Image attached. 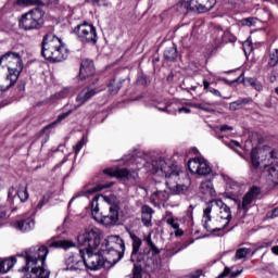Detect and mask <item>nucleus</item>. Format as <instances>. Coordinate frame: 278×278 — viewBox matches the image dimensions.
<instances>
[{"instance_id": "obj_18", "label": "nucleus", "mask_w": 278, "mask_h": 278, "mask_svg": "<svg viewBox=\"0 0 278 278\" xmlns=\"http://www.w3.org/2000/svg\"><path fill=\"white\" fill-rule=\"evenodd\" d=\"M192 12H199L205 14L216 5V0H190Z\"/></svg>"}, {"instance_id": "obj_37", "label": "nucleus", "mask_w": 278, "mask_h": 278, "mask_svg": "<svg viewBox=\"0 0 278 278\" xmlns=\"http://www.w3.org/2000/svg\"><path fill=\"white\" fill-rule=\"evenodd\" d=\"M73 89L64 88L63 90L54 94V99H66V97H73Z\"/></svg>"}, {"instance_id": "obj_55", "label": "nucleus", "mask_w": 278, "mask_h": 278, "mask_svg": "<svg viewBox=\"0 0 278 278\" xmlns=\"http://www.w3.org/2000/svg\"><path fill=\"white\" fill-rule=\"evenodd\" d=\"M47 205V199L42 198V200L37 204V210H42Z\"/></svg>"}, {"instance_id": "obj_4", "label": "nucleus", "mask_w": 278, "mask_h": 278, "mask_svg": "<svg viewBox=\"0 0 278 278\" xmlns=\"http://www.w3.org/2000/svg\"><path fill=\"white\" fill-rule=\"evenodd\" d=\"M41 55L49 62H64L68 58V49L58 36L48 34L42 39Z\"/></svg>"}, {"instance_id": "obj_5", "label": "nucleus", "mask_w": 278, "mask_h": 278, "mask_svg": "<svg viewBox=\"0 0 278 278\" xmlns=\"http://www.w3.org/2000/svg\"><path fill=\"white\" fill-rule=\"evenodd\" d=\"M212 214H217L218 219L223 220V226L231 223V208L223 202V200H211L205 204L203 208V218L212 220Z\"/></svg>"}, {"instance_id": "obj_54", "label": "nucleus", "mask_w": 278, "mask_h": 278, "mask_svg": "<svg viewBox=\"0 0 278 278\" xmlns=\"http://www.w3.org/2000/svg\"><path fill=\"white\" fill-rule=\"evenodd\" d=\"M159 112H166L167 114H175L176 111L168 110V106L157 108Z\"/></svg>"}, {"instance_id": "obj_59", "label": "nucleus", "mask_w": 278, "mask_h": 278, "mask_svg": "<svg viewBox=\"0 0 278 278\" xmlns=\"http://www.w3.org/2000/svg\"><path fill=\"white\" fill-rule=\"evenodd\" d=\"M178 112H179V114H181V112H185V114H190V109L182 106V108L178 109Z\"/></svg>"}, {"instance_id": "obj_29", "label": "nucleus", "mask_w": 278, "mask_h": 278, "mask_svg": "<svg viewBox=\"0 0 278 278\" xmlns=\"http://www.w3.org/2000/svg\"><path fill=\"white\" fill-rule=\"evenodd\" d=\"M242 81L243 84H245V86H252V88H254V90H256L257 92H262L264 90V86L262 85V83H260L255 78H242Z\"/></svg>"}, {"instance_id": "obj_22", "label": "nucleus", "mask_w": 278, "mask_h": 278, "mask_svg": "<svg viewBox=\"0 0 278 278\" xmlns=\"http://www.w3.org/2000/svg\"><path fill=\"white\" fill-rule=\"evenodd\" d=\"M94 62L92 60L85 59L80 64L79 77L80 79H88V77H92L94 75Z\"/></svg>"}, {"instance_id": "obj_40", "label": "nucleus", "mask_w": 278, "mask_h": 278, "mask_svg": "<svg viewBox=\"0 0 278 278\" xmlns=\"http://www.w3.org/2000/svg\"><path fill=\"white\" fill-rule=\"evenodd\" d=\"M147 244L150 247L149 253H152V255H160V249L153 243V240H151V237L147 239Z\"/></svg>"}, {"instance_id": "obj_27", "label": "nucleus", "mask_w": 278, "mask_h": 278, "mask_svg": "<svg viewBox=\"0 0 278 278\" xmlns=\"http://www.w3.org/2000/svg\"><path fill=\"white\" fill-rule=\"evenodd\" d=\"M229 35L228 31L223 30V28L217 27L214 28L213 33H212V38L213 40H215V45H223V42H227V39H225V37H227Z\"/></svg>"}, {"instance_id": "obj_60", "label": "nucleus", "mask_w": 278, "mask_h": 278, "mask_svg": "<svg viewBox=\"0 0 278 278\" xmlns=\"http://www.w3.org/2000/svg\"><path fill=\"white\" fill-rule=\"evenodd\" d=\"M175 236L178 238L184 236V230L179 229V227H178V229H175Z\"/></svg>"}, {"instance_id": "obj_24", "label": "nucleus", "mask_w": 278, "mask_h": 278, "mask_svg": "<svg viewBox=\"0 0 278 278\" xmlns=\"http://www.w3.org/2000/svg\"><path fill=\"white\" fill-rule=\"evenodd\" d=\"M174 12H177L178 14H188L189 12H192V4L190 0H181L178 3L174 5Z\"/></svg>"}, {"instance_id": "obj_58", "label": "nucleus", "mask_w": 278, "mask_h": 278, "mask_svg": "<svg viewBox=\"0 0 278 278\" xmlns=\"http://www.w3.org/2000/svg\"><path fill=\"white\" fill-rule=\"evenodd\" d=\"M243 25H248V27H251V25H253V18L249 17L243 20Z\"/></svg>"}, {"instance_id": "obj_38", "label": "nucleus", "mask_w": 278, "mask_h": 278, "mask_svg": "<svg viewBox=\"0 0 278 278\" xmlns=\"http://www.w3.org/2000/svg\"><path fill=\"white\" fill-rule=\"evenodd\" d=\"M260 194H262V189H260L258 187H252L247 193L245 195H248L250 199H252L253 201L257 199V197H260Z\"/></svg>"}, {"instance_id": "obj_19", "label": "nucleus", "mask_w": 278, "mask_h": 278, "mask_svg": "<svg viewBox=\"0 0 278 278\" xmlns=\"http://www.w3.org/2000/svg\"><path fill=\"white\" fill-rule=\"evenodd\" d=\"M20 199L21 203H25L29 199V192L27 191V187L20 186L18 190L11 187L8 192V201L9 203L14 204V197Z\"/></svg>"}, {"instance_id": "obj_64", "label": "nucleus", "mask_w": 278, "mask_h": 278, "mask_svg": "<svg viewBox=\"0 0 278 278\" xmlns=\"http://www.w3.org/2000/svg\"><path fill=\"white\" fill-rule=\"evenodd\" d=\"M5 218V212H0V220H3Z\"/></svg>"}, {"instance_id": "obj_51", "label": "nucleus", "mask_w": 278, "mask_h": 278, "mask_svg": "<svg viewBox=\"0 0 278 278\" xmlns=\"http://www.w3.org/2000/svg\"><path fill=\"white\" fill-rule=\"evenodd\" d=\"M208 92H211V94H214V97H223L218 89L210 88Z\"/></svg>"}, {"instance_id": "obj_28", "label": "nucleus", "mask_w": 278, "mask_h": 278, "mask_svg": "<svg viewBox=\"0 0 278 278\" xmlns=\"http://www.w3.org/2000/svg\"><path fill=\"white\" fill-rule=\"evenodd\" d=\"M14 264H16V258H5L0 262V275H5V273H10L12 268L14 267Z\"/></svg>"}, {"instance_id": "obj_50", "label": "nucleus", "mask_w": 278, "mask_h": 278, "mask_svg": "<svg viewBox=\"0 0 278 278\" xmlns=\"http://www.w3.org/2000/svg\"><path fill=\"white\" fill-rule=\"evenodd\" d=\"M176 219H167V225H169V227H173V229H179V225L175 222Z\"/></svg>"}, {"instance_id": "obj_63", "label": "nucleus", "mask_w": 278, "mask_h": 278, "mask_svg": "<svg viewBox=\"0 0 278 278\" xmlns=\"http://www.w3.org/2000/svg\"><path fill=\"white\" fill-rule=\"evenodd\" d=\"M273 216H274L275 218H277V216H278V208H275V210L273 211Z\"/></svg>"}, {"instance_id": "obj_7", "label": "nucleus", "mask_w": 278, "mask_h": 278, "mask_svg": "<svg viewBox=\"0 0 278 278\" xmlns=\"http://www.w3.org/2000/svg\"><path fill=\"white\" fill-rule=\"evenodd\" d=\"M45 24V11L36 8L22 15L18 25L21 29L25 31H31V29H40Z\"/></svg>"}, {"instance_id": "obj_16", "label": "nucleus", "mask_w": 278, "mask_h": 278, "mask_svg": "<svg viewBox=\"0 0 278 278\" xmlns=\"http://www.w3.org/2000/svg\"><path fill=\"white\" fill-rule=\"evenodd\" d=\"M67 270H84V250L72 254L65 260Z\"/></svg>"}, {"instance_id": "obj_33", "label": "nucleus", "mask_w": 278, "mask_h": 278, "mask_svg": "<svg viewBox=\"0 0 278 278\" xmlns=\"http://www.w3.org/2000/svg\"><path fill=\"white\" fill-rule=\"evenodd\" d=\"M236 278L239 277V275H242V270L231 271L229 267H225L224 271L220 273L217 278H225V277Z\"/></svg>"}, {"instance_id": "obj_13", "label": "nucleus", "mask_w": 278, "mask_h": 278, "mask_svg": "<svg viewBox=\"0 0 278 278\" xmlns=\"http://www.w3.org/2000/svg\"><path fill=\"white\" fill-rule=\"evenodd\" d=\"M188 168L193 175L205 176L212 173V166H210V163L203 157L190 159L188 161Z\"/></svg>"}, {"instance_id": "obj_17", "label": "nucleus", "mask_w": 278, "mask_h": 278, "mask_svg": "<svg viewBox=\"0 0 278 278\" xmlns=\"http://www.w3.org/2000/svg\"><path fill=\"white\" fill-rule=\"evenodd\" d=\"M99 199L101 200L102 203H105V195H96L91 202V207H92V218L98 223L99 225H105V215L103 212L99 211Z\"/></svg>"}, {"instance_id": "obj_14", "label": "nucleus", "mask_w": 278, "mask_h": 278, "mask_svg": "<svg viewBox=\"0 0 278 278\" xmlns=\"http://www.w3.org/2000/svg\"><path fill=\"white\" fill-rule=\"evenodd\" d=\"M129 237L132 241V252L130 255V262L134 264H140L142 262H147V257H149V254L144 252H140V247H142V239H140L136 233L128 231Z\"/></svg>"}, {"instance_id": "obj_62", "label": "nucleus", "mask_w": 278, "mask_h": 278, "mask_svg": "<svg viewBox=\"0 0 278 278\" xmlns=\"http://www.w3.org/2000/svg\"><path fill=\"white\" fill-rule=\"evenodd\" d=\"M230 146L231 147H240V142L232 140V141H230Z\"/></svg>"}, {"instance_id": "obj_48", "label": "nucleus", "mask_w": 278, "mask_h": 278, "mask_svg": "<svg viewBox=\"0 0 278 278\" xmlns=\"http://www.w3.org/2000/svg\"><path fill=\"white\" fill-rule=\"evenodd\" d=\"M240 102L241 108H244V105H249V103L253 102L252 98H243V99H238Z\"/></svg>"}, {"instance_id": "obj_43", "label": "nucleus", "mask_w": 278, "mask_h": 278, "mask_svg": "<svg viewBox=\"0 0 278 278\" xmlns=\"http://www.w3.org/2000/svg\"><path fill=\"white\" fill-rule=\"evenodd\" d=\"M151 220H153V215H141V223L144 227H151Z\"/></svg>"}, {"instance_id": "obj_1", "label": "nucleus", "mask_w": 278, "mask_h": 278, "mask_svg": "<svg viewBox=\"0 0 278 278\" xmlns=\"http://www.w3.org/2000/svg\"><path fill=\"white\" fill-rule=\"evenodd\" d=\"M123 161L127 166L136 164V166H144L146 170L159 177H165L166 182H156L155 190L150 199L152 203H166L172 194H181L186 190V186L179 184L181 167L170 159H153L151 162H146L144 159L136 155H126ZM168 188V190H166Z\"/></svg>"}, {"instance_id": "obj_44", "label": "nucleus", "mask_w": 278, "mask_h": 278, "mask_svg": "<svg viewBox=\"0 0 278 278\" xmlns=\"http://www.w3.org/2000/svg\"><path fill=\"white\" fill-rule=\"evenodd\" d=\"M193 108H195L197 110H203L204 112H210L211 108H210V103H194Z\"/></svg>"}, {"instance_id": "obj_12", "label": "nucleus", "mask_w": 278, "mask_h": 278, "mask_svg": "<svg viewBox=\"0 0 278 278\" xmlns=\"http://www.w3.org/2000/svg\"><path fill=\"white\" fill-rule=\"evenodd\" d=\"M268 162L269 165L266 163L264 164L265 173H267V179H269L271 184L278 186V151H270Z\"/></svg>"}, {"instance_id": "obj_52", "label": "nucleus", "mask_w": 278, "mask_h": 278, "mask_svg": "<svg viewBox=\"0 0 278 278\" xmlns=\"http://www.w3.org/2000/svg\"><path fill=\"white\" fill-rule=\"evenodd\" d=\"M210 86H211L210 81L207 79H203V88L205 92H210V88H212Z\"/></svg>"}, {"instance_id": "obj_23", "label": "nucleus", "mask_w": 278, "mask_h": 278, "mask_svg": "<svg viewBox=\"0 0 278 278\" xmlns=\"http://www.w3.org/2000/svg\"><path fill=\"white\" fill-rule=\"evenodd\" d=\"M200 194H202L204 199H213V197H216V190L214 189V184H212V180L201 182Z\"/></svg>"}, {"instance_id": "obj_15", "label": "nucleus", "mask_w": 278, "mask_h": 278, "mask_svg": "<svg viewBox=\"0 0 278 278\" xmlns=\"http://www.w3.org/2000/svg\"><path fill=\"white\" fill-rule=\"evenodd\" d=\"M250 160L253 168H260L262 165L264 168V164L270 165V152L262 149V148H253L250 153Z\"/></svg>"}, {"instance_id": "obj_6", "label": "nucleus", "mask_w": 278, "mask_h": 278, "mask_svg": "<svg viewBox=\"0 0 278 278\" xmlns=\"http://www.w3.org/2000/svg\"><path fill=\"white\" fill-rule=\"evenodd\" d=\"M105 242V263L112 268V266H116L118 261L125 255V241L118 236H109Z\"/></svg>"}, {"instance_id": "obj_47", "label": "nucleus", "mask_w": 278, "mask_h": 278, "mask_svg": "<svg viewBox=\"0 0 278 278\" xmlns=\"http://www.w3.org/2000/svg\"><path fill=\"white\" fill-rule=\"evenodd\" d=\"M241 108L240 100H236L229 104V110H231V112H236V110H240Z\"/></svg>"}, {"instance_id": "obj_8", "label": "nucleus", "mask_w": 278, "mask_h": 278, "mask_svg": "<svg viewBox=\"0 0 278 278\" xmlns=\"http://www.w3.org/2000/svg\"><path fill=\"white\" fill-rule=\"evenodd\" d=\"M73 34L83 45H97V28L88 22L80 23L74 27Z\"/></svg>"}, {"instance_id": "obj_26", "label": "nucleus", "mask_w": 278, "mask_h": 278, "mask_svg": "<svg viewBox=\"0 0 278 278\" xmlns=\"http://www.w3.org/2000/svg\"><path fill=\"white\" fill-rule=\"evenodd\" d=\"M21 75V72H9V74L7 75V77L0 83L1 86H8V88L5 89L9 90L10 88H12V86H14L16 84V81H18V77Z\"/></svg>"}, {"instance_id": "obj_10", "label": "nucleus", "mask_w": 278, "mask_h": 278, "mask_svg": "<svg viewBox=\"0 0 278 278\" xmlns=\"http://www.w3.org/2000/svg\"><path fill=\"white\" fill-rule=\"evenodd\" d=\"M105 201L110 204L109 214L105 216V227H114L118 223L121 200L116 195H109L105 198Z\"/></svg>"}, {"instance_id": "obj_20", "label": "nucleus", "mask_w": 278, "mask_h": 278, "mask_svg": "<svg viewBox=\"0 0 278 278\" xmlns=\"http://www.w3.org/2000/svg\"><path fill=\"white\" fill-rule=\"evenodd\" d=\"M97 94V90L87 87L83 89L76 97V103H78L76 106H74V110H77L78 108H81V105H85L90 101L91 97H94Z\"/></svg>"}, {"instance_id": "obj_35", "label": "nucleus", "mask_w": 278, "mask_h": 278, "mask_svg": "<svg viewBox=\"0 0 278 278\" xmlns=\"http://www.w3.org/2000/svg\"><path fill=\"white\" fill-rule=\"evenodd\" d=\"M74 110H70L65 113H62L58 116L56 121H54L53 123H51L50 125L46 126V129H50V127H53L54 125H58L60 123H62V121H64V118H67V116H71V114H73Z\"/></svg>"}, {"instance_id": "obj_25", "label": "nucleus", "mask_w": 278, "mask_h": 278, "mask_svg": "<svg viewBox=\"0 0 278 278\" xmlns=\"http://www.w3.org/2000/svg\"><path fill=\"white\" fill-rule=\"evenodd\" d=\"M15 229H17L18 231H31V229H34L36 227V222L34 219H23L17 222L14 225Z\"/></svg>"}, {"instance_id": "obj_21", "label": "nucleus", "mask_w": 278, "mask_h": 278, "mask_svg": "<svg viewBox=\"0 0 278 278\" xmlns=\"http://www.w3.org/2000/svg\"><path fill=\"white\" fill-rule=\"evenodd\" d=\"M202 223H203L204 229H206L211 233H216V231H225V229H227V226H228V225L224 226L223 219L218 220V215L216 216L213 223L212 220H206L205 218L202 217Z\"/></svg>"}, {"instance_id": "obj_45", "label": "nucleus", "mask_w": 278, "mask_h": 278, "mask_svg": "<svg viewBox=\"0 0 278 278\" xmlns=\"http://www.w3.org/2000/svg\"><path fill=\"white\" fill-rule=\"evenodd\" d=\"M154 211L151 208L149 205H143L141 207V215H147V216H153Z\"/></svg>"}, {"instance_id": "obj_46", "label": "nucleus", "mask_w": 278, "mask_h": 278, "mask_svg": "<svg viewBox=\"0 0 278 278\" xmlns=\"http://www.w3.org/2000/svg\"><path fill=\"white\" fill-rule=\"evenodd\" d=\"M17 5H22L24 8H29V5H34V0H16Z\"/></svg>"}, {"instance_id": "obj_61", "label": "nucleus", "mask_w": 278, "mask_h": 278, "mask_svg": "<svg viewBox=\"0 0 278 278\" xmlns=\"http://www.w3.org/2000/svg\"><path fill=\"white\" fill-rule=\"evenodd\" d=\"M271 252L274 253V255H278V245L273 247Z\"/></svg>"}, {"instance_id": "obj_36", "label": "nucleus", "mask_w": 278, "mask_h": 278, "mask_svg": "<svg viewBox=\"0 0 278 278\" xmlns=\"http://www.w3.org/2000/svg\"><path fill=\"white\" fill-rule=\"evenodd\" d=\"M74 110H70L65 113H62L58 116L56 121H54L53 123H51L50 125L46 126V129H50V127H53L54 125H58L60 123H62V121H64V118H67V116H71V114H73Z\"/></svg>"}, {"instance_id": "obj_32", "label": "nucleus", "mask_w": 278, "mask_h": 278, "mask_svg": "<svg viewBox=\"0 0 278 278\" xmlns=\"http://www.w3.org/2000/svg\"><path fill=\"white\" fill-rule=\"evenodd\" d=\"M268 56H269V60L267 65L270 68H275V66L278 65V49H274L273 51H270Z\"/></svg>"}, {"instance_id": "obj_49", "label": "nucleus", "mask_w": 278, "mask_h": 278, "mask_svg": "<svg viewBox=\"0 0 278 278\" xmlns=\"http://www.w3.org/2000/svg\"><path fill=\"white\" fill-rule=\"evenodd\" d=\"M273 245V241H263L258 244V249H268V247Z\"/></svg>"}, {"instance_id": "obj_3", "label": "nucleus", "mask_w": 278, "mask_h": 278, "mask_svg": "<svg viewBox=\"0 0 278 278\" xmlns=\"http://www.w3.org/2000/svg\"><path fill=\"white\" fill-rule=\"evenodd\" d=\"M77 241L83 247V262L84 268L89 270H100L105 266V250L101 247V230L98 228H86L84 231L78 233Z\"/></svg>"}, {"instance_id": "obj_11", "label": "nucleus", "mask_w": 278, "mask_h": 278, "mask_svg": "<svg viewBox=\"0 0 278 278\" xmlns=\"http://www.w3.org/2000/svg\"><path fill=\"white\" fill-rule=\"evenodd\" d=\"M0 64H5L9 72L23 73V61L16 52H7L0 58Z\"/></svg>"}, {"instance_id": "obj_30", "label": "nucleus", "mask_w": 278, "mask_h": 278, "mask_svg": "<svg viewBox=\"0 0 278 278\" xmlns=\"http://www.w3.org/2000/svg\"><path fill=\"white\" fill-rule=\"evenodd\" d=\"M164 58L169 62H175V60H177V46L173 45L166 48L164 51Z\"/></svg>"}, {"instance_id": "obj_41", "label": "nucleus", "mask_w": 278, "mask_h": 278, "mask_svg": "<svg viewBox=\"0 0 278 278\" xmlns=\"http://www.w3.org/2000/svg\"><path fill=\"white\" fill-rule=\"evenodd\" d=\"M250 253L249 249L247 248H241L238 249L236 252V260H244V257H247V254Z\"/></svg>"}, {"instance_id": "obj_39", "label": "nucleus", "mask_w": 278, "mask_h": 278, "mask_svg": "<svg viewBox=\"0 0 278 278\" xmlns=\"http://www.w3.org/2000/svg\"><path fill=\"white\" fill-rule=\"evenodd\" d=\"M104 188H105L104 186L91 187L88 189H84L81 193H83V197H90V194H94V192H99Z\"/></svg>"}, {"instance_id": "obj_9", "label": "nucleus", "mask_w": 278, "mask_h": 278, "mask_svg": "<svg viewBox=\"0 0 278 278\" xmlns=\"http://www.w3.org/2000/svg\"><path fill=\"white\" fill-rule=\"evenodd\" d=\"M106 177H116V179H123L124 181H130V184H138L140 181V176L138 175V169H127V168H106Z\"/></svg>"}, {"instance_id": "obj_34", "label": "nucleus", "mask_w": 278, "mask_h": 278, "mask_svg": "<svg viewBox=\"0 0 278 278\" xmlns=\"http://www.w3.org/2000/svg\"><path fill=\"white\" fill-rule=\"evenodd\" d=\"M86 144H88V137L83 136V138L75 146H73V151L75 152V155H79V151H81V149H84Z\"/></svg>"}, {"instance_id": "obj_31", "label": "nucleus", "mask_w": 278, "mask_h": 278, "mask_svg": "<svg viewBox=\"0 0 278 278\" xmlns=\"http://www.w3.org/2000/svg\"><path fill=\"white\" fill-rule=\"evenodd\" d=\"M253 203V200L250 199L247 194L243 197L242 202L238 204L239 212H243L247 214L249 210H251V204Z\"/></svg>"}, {"instance_id": "obj_57", "label": "nucleus", "mask_w": 278, "mask_h": 278, "mask_svg": "<svg viewBox=\"0 0 278 278\" xmlns=\"http://www.w3.org/2000/svg\"><path fill=\"white\" fill-rule=\"evenodd\" d=\"M170 219H175V217H173V212L167 211L165 213V222L170 220Z\"/></svg>"}, {"instance_id": "obj_53", "label": "nucleus", "mask_w": 278, "mask_h": 278, "mask_svg": "<svg viewBox=\"0 0 278 278\" xmlns=\"http://www.w3.org/2000/svg\"><path fill=\"white\" fill-rule=\"evenodd\" d=\"M220 131H233V127L229 125H222L219 128Z\"/></svg>"}, {"instance_id": "obj_42", "label": "nucleus", "mask_w": 278, "mask_h": 278, "mask_svg": "<svg viewBox=\"0 0 278 278\" xmlns=\"http://www.w3.org/2000/svg\"><path fill=\"white\" fill-rule=\"evenodd\" d=\"M131 278H142V266L135 264Z\"/></svg>"}, {"instance_id": "obj_56", "label": "nucleus", "mask_w": 278, "mask_h": 278, "mask_svg": "<svg viewBox=\"0 0 278 278\" xmlns=\"http://www.w3.org/2000/svg\"><path fill=\"white\" fill-rule=\"evenodd\" d=\"M220 179H223V181H225L226 184H231V178H229V176L225 175V174H220L219 175Z\"/></svg>"}, {"instance_id": "obj_2", "label": "nucleus", "mask_w": 278, "mask_h": 278, "mask_svg": "<svg viewBox=\"0 0 278 278\" xmlns=\"http://www.w3.org/2000/svg\"><path fill=\"white\" fill-rule=\"evenodd\" d=\"M75 242L71 240L51 239L47 241V245L33 247L22 253V257L26 260V266L20 269V273H27L25 278H49V270L45 267L49 249H73Z\"/></svg>"}]
</instances>
